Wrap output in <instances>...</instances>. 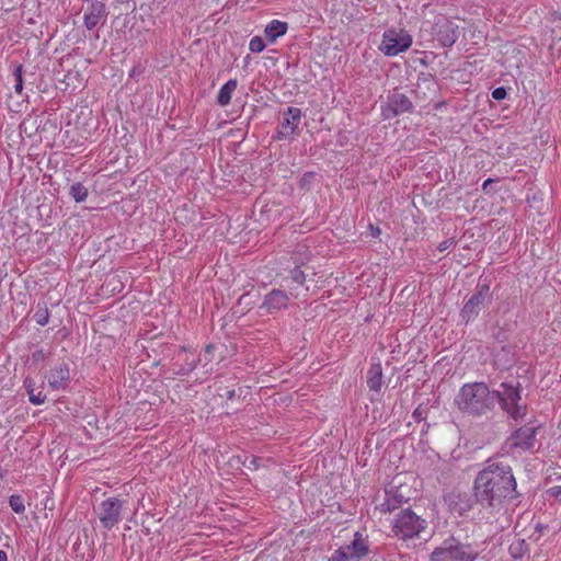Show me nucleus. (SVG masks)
Listing matches in <instances>:
<instances>
[{"label": "nucleus", "mask_w": 561, "mask_h": 561, "mask_svg": "<svg viewBox=\"0 0 561 561\" xmlns=\"http://www.w3.org/2000/svg\"><path fill=\"white\" fill-rule=\"evenodd\" d=\"M517 483L511 466L499 458H490L473 482V495L483 507L500 510L505 501L516 500Z\"/></svg>", "instance_id": "1"}, {"label": "nucleus", "mask_w": 561, "mask_h": 561, "mask_svg": "<svg viewBox=\"0 0 561 561\" xmlns=\"http://www.w3.org/2000/svg\"><path fill=\"white\" fill-rule=\"evenodd\" d=\"M494 396L485 382H469L459 389L455 403L462 413L481 416L495 407Z\"/></svg>", "instance_id": "2"}, {"label": "nucleus", "mask_w": 561, "mask_h": 561, "mask_svg": "<svg viewBox=\"0 0 561 561\" xmlns=\"http://www.w3.org/2000/svg\"><path fill=\"white\" fill-rule=\"evenodd\" d=\"M427 528V522L411 508L401 510L393 517L391 530L400 540H409L420 537Z\"/></svg>", "instance_id": "3"}, {"label": "nucleus", "mask_w": 561, "mask_h": 561, "mask_svg": "<svg viewBox=\"0 0 561 561\" xmlns=\"http://www.w3.org/2000/svg\"><path fill=\"white\" fill-rule=\"evenodd\" d=\"M500 390H493L495 403L499 402L502 410L505 411L514 421L523 420L527 413V405L522 404L519 383L514 386L510 382H502Z\"/></svg>", "instance_id": "4"}, {"label": "nucleus", "mask_w": 561, "mask_h": 561, "mask_svg": "<svg viewBox=\"0 0 561 561\" xmlns=\"http://www.w3.org/2000/svg\"><path fill=\"white\" fill-rule=\"evenodd\" d=\"M478 554L471 545L449 538L433 550L431 561H474Z\"/></svg>", "instance_id": "5"}, {"label": "nucleus", "mask_w": 561, "mask_h": 561, "mask_svg": "<svg viewBox=\"0 0 561 561\" xmlns=\"http://www.w3.org/2000/svg\"><path fill=\"white\" fill-rule=\"evenodd\" d=\"M413 38L404 28L390 27L382 34L379 50L388 57H394L407 51L412 46Z\"/></svg>", "instance_id": "6"}, {"label": "nucleus", "mask_w": 561, "mask_h": 561, "mask_svg": "<svg viewBox=\"0 0 561 561\" xmlns=\"http://www.w3.org/2000/svg\"><path fill=\"white\" fill-rule=\"evenodd\" d=\"M492 294L490 290V282L484 279L483 283H478L473 295L465 302L460 317L469 323L473 321L480 313L481 309L491 304Z\"/></svg>", "instance_id": "7"}, {"label": "nucleus", "mask_w": 561, "mask_h": 561, "mask_svg": "<svg viewBox=\"0 0 561 561\" xmlns=\"http://www.w3.org/2000/svg\"><path fill=\"white\" fill-rule=\"evenodd\" d=\"M370 552L367 537L356 531L351 543L336 549L329 561H362Z\"/></svg>", "instance_id": "8"}, {"label": "nucleus", "mask_w": 561, "mask_h": 561, "mask_svg": "<svg viewBox=\"0 0 561 561\" xmlns=\"http://www.w3.org/2000/svg\"><path fill=\"white\" fill-rule=\"evenodd\" d=\"M413 108L414 106L410 98L398 89H393L381 105V116L383 119H391L399 115L411 113Z\"/></svg>", "instance_id": "9"}, {"label": "nucleus", "mask_w": 561, "mask_h": 561, "mask_svg": "<svg viewBox=\"0 0 561 561\" xmlns=\"http://www.w3.org/2000/svg\"><path fill=\"white\" fill-rule=\"evenodd\" d=\"M123 502L117 497H108L102 501L96 510V515L103 528L110 530L122 520Z\"/></svg>", "instance_id": "10"}, {"label": "nucleus", "mask_w": 561, "mask_h": 561, "mask_svg": "<svg viewBox=\"0 0 561 561\" xmlns=\"http://www.w3.org/2000/svg\"><path fill=\"white\" fill-rule=\"evenodd\" d=\"M540 428L541 425H534L533 423L518 427L508 437L510 447L525 451L534 449L537 443L536 436Z\"/></svg>", "instance_id": "11"}, {"label": "nucleus", "mask_w": 561, "mask_h": 561, "mask_svg": "<svg viewBox=\"0 0 561 561\" xmlns=\"http://www.w3.org/2000/svg\"><path fill=\"white\" fill-rule=\"evenodd\" d=\"M302 112L299 107L289 106L283 112V118L277 130V139H288L297 134Z\"/></svg>", "instance_id": "12"}, {"label": "nucleus", "mask_w": 561, "mask_h": 561, "mask_svg": "<svg viewBox=\"0 0 561 561\" xmlns=\"http://www.w3.org/2000/svg\"><path fill=\"white\" fill-rule=\"evenodd\" d=\"M434 36L443 47H451L459 37V27L446 18L438 19L434 25Z\"/></svg>", "instance_id": "13"}, {"label": "nucleus", "mask_w": 561, "mask_h": 561, "mask_svg": "<svg viewBox=\"0 0 561 561\" xmlns=\"http://www.w3.org/2000/svg\"><path fill=\"white\" fill-rule=\"evenodd\" d=\"M290 298L288 294L279 288L272 289L264 296L260 309L265 310L268 314L277 313L289 307Z\"/></svg>", "instance_id": "14"}, {"label": "nucleus", "mask_w": 561, "mask_h": 561, "mask_svg": "<svg viewBox=\"0 0 561 561\" xmlns=\"http://www.w3.org/2000/svg\"><path fill=\"white\" fill-rule=\"evenodd\" d=\"M48 386L54 391H64L70 385V367L61 362L55 365L46 375Z\"/></svg>", "instance_id": "15"}, {"label": "nucleus", "mask_w": 561, "mask_h": 561, "mask_svg": "<svg viewBox=\"0 0 561 561\" xmlns=\"http://www.w3.org/2000/svg\"><path fill=\"white\" fill-rule=\"evenodd\" d=\"M107 16L105 3L94 0L85 9L83 24L90 31Z\"/></svg>", "instance_id": "16"}, {"label": "nucleus", "mask_w": 561, "mask_h": 561, "mask_svg": "<svg viewBox=\"0 0 561 561\" xmlns=\"http://www.w3.org/2000/svg\"><path fill=\"white\" fill-rule=\"evenodd\" d=\"M288 31V23L279 20H272L264 30L265 38L273 44L277 38L284 36Z\"/></svg>", "instance_id": "17"}, {"label": "nucleus", "mask_w": 561, "mask_h": 561, "mask_svg": "<svg viewBox=\"0 0 561 561\" xmlns=\"http://www.w3.org/2000/svg\"><path fill=\"white\" fill-rule=\"evenodd\" d=\"M367 386L370 391L379 392L382 387V367L380 363L371 364L367 371Z\"/></svg>", "instance_id": "18"}, {"label": "nucleus", "mask_w": 561, "mask_h": 561, "mask_svg": "<svg viewBox=\"0 0 561 561\" xmlns=\"http://www.w3.org/2000/svg\"><path fill=\"white\" fill-rule=\"evenodd\" d=\"M23 387L25 388L28 400L34 405H41L46 401V396L43 393V390L36 391V383L31 377H26L23 381Z\"/></svg>", "instance_id": "19"}, {"label": "nucleus", "mask_w": 561, "mask_h": 561, "mask_svg": "<svg viewBox=\"0 0 561 561\" xmlns=\"http://www.w3.org/2000/svg\"><path fill=\"white\" fill-rule=\"evenodd\" d=\"M238 87L237 79H229L219 90L217 95V103L220 106H227L230 101L232 93L236 91Z\"/></svg>", "instance_id": "20"}, {"label": "nucleus", "mask_w": 561, "mask_h": 561, "mask_svg": "<svg viewBox=\"0 0 561 561\" xmlns=\"http://www.w3.org/2000/svg\"><path fill=\"white\" fill-rule=\"evenodd\" d=\"M508 552L514 560L522 559L524 556L528 554L529 545L525 539H518L511 543Z\"/></svg>", "instance_id": "21"}, {"label": "nucleus", "mask_w": 561, "mask_h": 561, "mask_svg": "<svg viewBox=\"0 0 561 561\" xmlns=\"http://www.w3.org/2000/svg\"><path fill=\"white\" fill-rule=\"evenodd\" d=\"M404 501L403 495L398 494V491L393 495L387 493V499L381 504L382 512H392L394 511L402 502Z\"/></svg>", "instance_id": "22"}, {"label": "nucleus", "mask_w": 561, "mask_h": 561, "mask_svg": "<svg viewBox=\"0 0 561 561\" xmlns=\"http://www.w3.org/2000/svg\"><path fill=\"white\" fill-rule=\"evenodd\" d=\"M88 188L80 182L75 183L70 186L69 195L77 202L82 203L88 197Z\"/></svg>", "instance_id": "23"}, {"label": "nucleus", "mask_w": 561, "mask_h": 561, "mask_svg": "<svg viewBox=\"0 0 561 561\" xmlns=\"http://www.w3.org/2000/svg\"><path fill=\"white\" fill-rule=\"evenodd\" d=\"M33 318H34L35 322L42 327H44L48 323L49 310L45 304L43 306H41L39 304L37 305V308L34 312Z\"/></svg>", "instance_id": "24"}, {"label": "nucleus", "mask_w": 561, "mask_h": 561, "mask_svg": "<svg viewBox=\"0 0 561 561\" xmlns=\"http://www.w3.org/2000/svg\"><path fill=\"white\" fill-rule=\"evenodd\" d=\"M9 505L16 514H23L25 511L24 500L19 494H13L9 497Z\"/></svg>", "instance_id": "25"}, {"label": "nucleus", "mask_w": 561, "mask_h": 561, "mask_svg": "<svg viewBox=\"0 0 561 561\" xmlns=\"http://www.w3.org/2000/svg\"><path fill=\"white\" fill-rule=\"evenodd\" d=\"M13 77L15 80L14 91L21 94L23 91V65L19 64L14 67Z\"/></svg>", "instance_id": "26"}, {"label": "nucleus", "mask_w": 561, "mask_h": 561, "mask_svg": "<svg viewBox=\"0 0 561 561\" xmlns=\"http://www.w3.org/2000/svg\"><path fill=\"white\" fill-rule=\"evenodd\" d=\"M265 43L263 41L262 37L260 36H253L251 39H250V43H249V49L252 51V53H261L264 50L265 48Z\"/></svg>", "instance_id": "27"}, {"label": "nucleus", "mask_w": 561, "mask_h": 561, "mask_svg": "<svg viewBox=\"0 0 561 561\" xmlns=\"http://www.w3.org/2000/svg\"><path fill=\"white\" fill-rule=\"evenodd\" d=\"M290 278L293 282L297 283L298 285H304L306 280L305 273L299 268V266H296L290 271Z\"/></svg>", "instance_id": "28"}, {"label": "nucleus", "mask_w": 561, "mask_h": 561, "mask_svg": "<svg viewBox=\"0 0 561 561\" xmlns=\"http://www.w3.org/2000/svg\"><path fill=\"white\" fill-rule=\"evenodd\" d=\"M203 359L199 357L198 359H193L192 362H186V366L183 367L178 374L187 375L193 371Z\"/></svg>", "instance_id": "29"}, {"label": "nucleus", "mask_w": 561, "mask_h": 561, "mask_svg": "<svg viewBox=\"0 0 561 561\" xmlns=\"http://www.w3.org/2000/svg\"><path fill=\"white\" fill-rule=\"evenodd\" d=\"M261 461H262V458L250 456V457H245L243 465L248 469H257L260 467Z\"/></svg>", "instance_id": "30"}, {"label": "nucleus", "mask_w": 561, "mask_h": 561, "mask_svg": "<svg viewBox=\"0 0 561 561\" xmlns=\"http://www.w3.org/2000/svg\"><path fill=\"white\" fill-rule=\"evenodd\" d=\"M507 91L504 87H499L492 91V98L496 101H502L506 98Z\"/></svg>", "instance_id": "31"}, {"label": "nucleus", "mask_w": 561, "mask_h": 561, "mask_svg": "<svg viewBox=\"0 0 561 561\" xmlns=\"http://www.w3.org/2000/svg\"><path fill=\"white\" fill-rule=\"evenodd\" d=\"M547 494L561 503V485H556L547 490Z\"/></svg>", "instance_id": "32"}, {"label": "nucleus", "mask_w": 561, "mask_h": 561, "mask_svg": "<svg viewBox=\"0 0 561 561\" xmlns=\"http://www.w3.org/2000/svg\"><path fill=\"white\" fill-rule=\"evenodd\" d=\"M213 351H214V345L208 344L205 346L204 355H203V357H201L204 362V365H207L211 360L210 355H211Z\"/></svg>", "instance_id": "33"}, {"label": "nucleus", "mask_w": 561, "mask_h": 561, "mask_svg": "<svg viewBox=\"0 0 561 561\" xmlns=\"http://www.w3.org/2000/svg\"><path fill=\"white\" fill-rule=\"evenodd\" d=\"M455 243H456V242H455V240H454L453 238L447 239V240H444V241H442V242L438 244L437 250H438L439 252H444V251H446L447 249H449V248H451L453 245H455Z\"/></svg>", "instance_id": "34"}, {"label": "nucleus", "mask_w": 561, "mask_h": 561, "mask_svg": "<svg viewBox=\"0 0 561 561\" xmlns=\"http://www.w3.org/2000/svg\"><path fill=\"white\" fill-rule=\"evenodd\" d=\"M46 357H47V354L44 352V350H37L32 354V360L34 363L45 360Z\"/></svg>", "instance_id": "35"}, {"label": "nucleus", "mask_w": 561, "mask_h": 561, "mask_svg": "<svg viewBox=\"0 0 561 561\" xmlns=\"http://www.w3.org/2000/svg\"><path fill=\"white\" fill-rule=\"evenodd\" d=\"M492 182H493V180H492V179H488V180H485V181L483 182V184H482V190H483V191H486V188L489 187V185H490Z\"/></svg>", "instance_id": "36"}, {"label": "nucleus", "mask_w": 561, "mask_h": 561, "mask_svg": "<svg viewBox=\"0 0 561 561\" xmlns=\"http://www.w3.org/2000/svg\"><path fill=\"white\" fill-rule=\"evenodd\" d=\"M0 561H8V554L3 550H0Z\"/></svg>", "instance_id": "37"}, {"label": "nucleus", "mask_w": 561, "mask_h": 561, "mask_svg": "<svg viewBox=\"0 0 561 561\" xmlns=\"http://www.w3.org/2000/svg\"><path fill=\"white\" fill-rule=\"evenodd\" d=\"M370 228L374 237H378L380 234L379 228H374L373 226H370Z\"/></svg>", "instance_id": "38"}, {"label": "nucleus", "mask_w": 561, "mask_h": 561, "mask_svg": "<svg viewBox=\"0 0 561 561\" xmlns=\"http://www.w3.org/2000/svg\"><path fill=\"white\" fill-rule=\"evenodd\" d=\"M234 394H236V392L233 389L227 391V398L230 400L234 398Z\"/></svg>", "instance_id": "39"}, {"label": "nucleus", "mask_w": 561, "mask_h": 561, "mask_svg": "<svg viewBox=\"0 0 561 561\" xmlns=\"http://www.w3.org/2000/svg\"><path fill=\"white\" fill-rule=\"evenodd\" d=\"M420 415H421V413L419 412V409H416V410L413 412V417L417 420V419L420 417Z\"/></svg>", "instance_id": "40"}]
</instances>
